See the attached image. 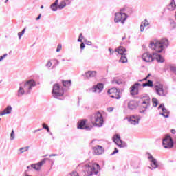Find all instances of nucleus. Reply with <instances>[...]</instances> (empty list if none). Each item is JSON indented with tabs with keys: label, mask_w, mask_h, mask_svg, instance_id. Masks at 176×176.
Returning <instances> with one entry per match:
<instances>
[{
	"label": "nucleus",
	"mask_w": 176,
	"mask_h": 176,
	"mask_svg": "<svg viewBox=\"0 0 176 176\" xmlns=\"http://www.w3.org/2000/svg\"><path fill=\"white\" fill-rule=\"evenodd\" d=\"M165 46H168V40L167 38H162L161 41H156L151 42L149 47L155 50L157 53H162Z\"/></svg>",
	"instance_id": "1"
},
{
	"label": "nucleus",
	"mask_w": 176,
	"mask_h": 176,
	"mask_svg": "<svg viewBox=\"0 0 176 176\" xmlns=\"http://www.w3.org/2000/svg\"><path fill=\"white\" fill-rule=\"evenodd\" d=\"M100 165L98 164H94L91 165H85L84 168V172L85 176H91L94 174H98L100 171Z\"/></svg>",
	"instance_id": "2"
},
{
	"label": "nucleus",
	"mask_w": 176,
	"mask_h": 176,
	"mask_svg": "<svg viewBox=\"0 0 176 176\" xmlns=\"http://www.w3.org/2000/svg\"><path fill=\"white\" fill-rule=\"evenodd\" d=\"M91 122L93 126L101 127L102 124H104V118H102V114L100 112L94 114V116H91Z\"/></svg>",
	"instance_id": "3"
},
{
	"label": "nucleus",
	"mask_w": 176,
	"mask_h": 176,
	"mask_svg": "<svg viewBox=\"0 0 176 176\" xmlns=\"http://www.w3.org/2000/svg\"><path fill=\"white\" fill-rule=\"evenodd\" d=\"M127 10H129V8H124L121 9L120 12L116 13V17L114 19L115 23H122V24H124V21L127 20V14L126 12H126L127 13Z\"/></svg>",
	"instance_id": "4"
},
{
	"label": "nucleus",
	"mask_w": 176,
	"mask_h": 176,
	"mask_svg": "<svg viewBox=\"0 0 176 176\" xmlns=\"http://www.w3.org/2000/svg\"><path fill=\"white\" fill-rule=\"evenodd\" d=\"M139 102H140V111L145 112L148 109V107L151 105V98L149 96H142L139 98Z\"/></svg>",
	"instance_id": "5"
},
{
	"label": "nucleus",
	"mask_w": 176,
	"mask_h": 176,
	"mask_svg": "<svg viewBox=\"0 0 176 176\" xmlns=\"http://www.w3.org/2000/svg\"><path fill=\"white\" fill-rule=\"evenodd\" d=\"M52 94L55 98L62 97V96H64V89L63 87H60V85L57 83L54 84L53 86Z\"/></svg>",
	"instance_id": "6"
},
{
	"label": "nucleus",
	"mask_w": 176,
	"mask_h": 176,
	"mask_svg": "<svg viewBox=\"0 0 176 176\" xmlns=\"http://www.w3.org/2000/svg\"><path fill=\"white\" fill-rule=\"evenodd\" d=\"M162 145L165 149H171L174 146V142H173V138L171 136L167 135L163 139Z\"/></svg>",
	"instance_id": "7"
},
{
	"label": "nucleus",
	"mask_w": 176,
	"mask_h": 176,
	"mask_svg": "<svg viewBox=\"0 0 176 176\" xmlns=\"http://www.w3.org/2000/svg\"><path fill=\"white\" fill-rule=\"evenodd\" d=\"M156 93L158 96H161L162 97H164L167 96V89L163 87V85L158 84L155 85Z\"/></svg>",
	"instance_id": "8"
},
{
	"label": "nucleus",
	"mask_w": 176,
	"mask_h": 176,
	"mask_svg": "<svg viewBox=\"0 0 176 176\" xmlns=\"http://www.w3.org/2000/svg\"><path fill=\"white\" fill-rule=\"evenodd\" d=\"M109 94L111 98H116V100H119L120 98V91L116 88H111L108 90Z\"/></svg>",
	"instance_id": "9"
},
{
	"label": "nucleus",
	"mask_w": 176,
	"mask_h": 176,
	"mask_svg": "<svg viewBox=\"0 0 176 176\" xmlns=\"http://www.w3.org/2000/svg\"><path fill=\"white\" fill-rule=\"evenodd\" d=\"M113 142L119 146V148H124L126 146V143L122 141L120 139V135L116 134L113 138Z\"/></svg>",
	"instance_id": "10"
},
{
	"label": "nucleus",
	"mask_w": 176,
	"mask_h": 176,
	"mask_svg": "<svg viewBox=\"0 0 176 176\" xmlns=\"http://www.w3.org/2000/svg\"><path fill=\"white\" fill-rule=\"evenodd\" d=\"M126 119L129 122H130L131 124L135 126V124H138V123H140L141 118L138 116H129L126 117Z\"/></svg>",
	"instance_id": "11"
},
{
	"label": "nucleus",
	"mask_w": 176,
	"mask_h": 176,
	"mask_svg": "<svg viewBox=\"0 0 176 176\" xmlns=\"http://www.w3.org/2000/svg\"><path fill=\"white\" fill-rule=\"evenodd\" d=\"M86 123H87V120H80L77 124V129H80V130H90L89 126Z\"/></svg>",
	"instance_id": "12"
},
{
	"label": "nucleus",
	"mask_w": 176,
	"mask_h": 176,
	"mask_svg": "<svg viewBox=\"0 0 176 176\" xmlns=\"http://www.w3.org/2000/svg\"><path fill=\"white\" fill-rule=\"evenodd\" d=\"M46 160H47V158H44L40 162L37 164H32L31 165L32 168H34V170H36V171H39V170L42 168V166H43V164L46 163Z\"/></svg>",
	"instance_id": "13"
},
{
	"label": "nucleus",
	"mask_w": 176,
	"mask_h": 176,
	"mask_svg": "<svg viewBox=\"0 0 176 176\" xmlns=\"http://www.w3.org/2000/svg\"><path fill=\"white\" fill-rule=\"evenodd\" d=\"M142 58L143 61H145L146 63H152L153 61V56H152L149 52H146L142 54Z\"/></svg>",
	"instance_id": "14"
},
{
	"label": "nucleus",
	"mask_w": 176,
	"mask_h": 176,
	"mask_svg": "<svg viewBox=\"0 0 176 176\" xmlns=\"http://www.w3.org/2000/svg\"><path fill=\"white\" fill-rule=\"evenodd\" d=\"M139 86H141V84L136 82L131 87L130 93L131 96H137V94H138Z\"/></svg>",
	"instance_id": "15"
},
{
	"label": "nucleus",
	"mask_w": 176,
	"mask_h": 176,
	"mask_svg": "<svg viewBox=\"0 0 176 176\" xmlns=\"http://www.w3.org/2000/svg\"><path fill=\"white\" fill-rule=\"evenodd\" d=\"M148 159L151 162V166L153 168H157L159 167V163H157V160L153 156L149 155Z\"/></svg>",
	"instance_id": "16"
},
{
	"label": "nucleus",
	"mask_w": 176,
	"mask_h": 176,
	"mask_svg": "<svg viewBox=\"0 0 176 176\" xmlns=\"http://www.w3.org/2000/svg\"><path fill=\"white\" fill-rule=\"evenodd\" d=\"M104 89V84L99 82L92 88L94 93H101Z\"/></svg>",
	"instance_id": "17"
},
{
	"label": "nucleus",
	"mask_w": 176,
	"mask_h": 176,
	"mask_svg": "<svg viewBox=\"0 0 176 176\" xmlns=\"http://www.w3.org/2000/svg\"><path fill=\"white\" fill-rule=\"evenodd\" d=\"M33 86H35V81H34V80H30L25 83L24 89H25L27 91H30Z\"/></svg>",
	"instance_id": "18"
},
{
	"label": "nucleus",
	"mask_w": 176,
	"mask_h": 176,
	"mask_svg": "<svg viewBox=\"0 0 176 176\" xmlns=\"http://www.w3.org/2000/svg\"><path fill=\"white\" fill-rule=\"evenodd\" d=\"M93 151L95 155H102L104 152V147L100 145L94 147Z\"/></svg>",
	"instance_id": "19"
},
{
	"label": "nucleus",
	"mask_w": 176,
	"mask_h": 176,
	"mask_svg": "<svg viewBox=\"0 0 176 176\" xmlns=\"http://www.w3.org/2000/svg\"><path fill=\"white\" fill-rule=\"evenodd\" d=\"M139 106L140 104H138V102L135 100H131L128 104V108L131 110L137 109Z\"/></svg>",
	"instance_id": "20"
},
{
	"label": "nucleus",
	"mask_w": 176,
	"mask_h": 176,
	"mask_svg": "<svg viewBox=\"0 0 176 176\" xmlns=\"http://www.w3.org/2000/svg\"><path fill=\"white\" fill-rule=\"evenodd\" d=\"M158 108L160 111L161 110L162 111V113H161L162 116H164V118H168L170 112H168V111L164 108V104H161Z\"/></svg>",
	"instance_id": "21"
},
{
	"label": "nucleus",
	"mask_w": 176,
	"mask_h": 176,
	"mask_svg": "<svg viewBox=\"0 0 176 176\" xmlns=\"http://www.w3.org/2000/svg\"><path fill=\"white\" fill-rule=\"evenodd\" d=\"M12 113V107L8 106L3 111L0 113V116H4V115H9Z\"/></svg>",
	"instance_id": "22"
},
{
	"label": "nucleus",
	"mask_w": 176,
	"mask_h": 176,
	"mask_svg": "<svg viewBox=\"0 0 176 176\" xmlns=\"http://www.w3.org/2000/svg\"><path fill=\"white\" fill-rule=\"evenodd\" d=\"M86 78H94L97 76V71H88L85 73Z\"/></svg>",
	"instance_id": "23"
},
{
	"label": "nucleus",
	"mask_w": 176,
	"mask_h": 176,
	"mask_svg": "<svg viewBox=\"0 0 176 176\" xmlns=\"http://www.w3.org/2000/svg\"><path fill=\"white\" fill-rule=\"evenodd\" d=\"M116 52L118 53V54H120L121 56H126V48L120 46L118 49L116 50Z\"/></svg>",
	"instance_id": "24"
},
{
	"label": "nucleus",
	"mask_w": 176,
	"mask_h": 176,
	"mask_svg": "<svg viewBox=\"0 0 176 176\" xmlns=\"http://www.w3.org/2000/svg\"><path fill=\"white\" fill-rule=\"evenodd\" d=\"M148 25H149V22L147 20H144L143 22H142L140 30L142 32L144 31V30H145V27H148Z\"/></svg>",
	"instance_id": "25"
},
{
	"label": "nucleus",
	"mask_w": 176,
	"mask_h": 176,
	"mask_svg": "<svg viewBox=\"0 0 176 176\" xmlns=\"http://www.w3.org/2000/svg\"><path fill=\"white\" fill-rule=\"evenodd\" d=\"M175 1L174 0H172L170 3L169 4L168 9L169 10H175Z\"/></svg>",
	"instance_id": "26"
},
{
	"label": "nucleus",
	"mask_w": 176,
	"mask_h": 176,
	"mask_svg": "<svg viewBox=\"0 0 176 176\" xmlns=\"http://www.w3.org/2000/svg\"><path fill=\"white\" fill-rule=\"evenodd\" d=\"M143 87H146L148 86V87H153V82L152 80H148L147 82L143 83L142 84Z\"/></svg>",
	"instance_id": "27"
},
{
	"label": "nucleus",
	"mask_w": 176,
	"mask_h": 176,
	"mask_svg": "<svg viewBox=\"0 0 176 176\" xmlns=\"http://www.w3.org/2000/svg\"><path fill=\"white\" fill-rule=\"evenodd\" d=\"M58 3V0H56L55 2L51 6V9L54 12H56L57 10V5Z\"/></svg>",
	"instance_id": "28"
},
{
	"label": "nucleus",
	"mask_w": 176,
	"mask_h": 176,
	"mask_svg": "<svg viewBox=\"0 0 176 176\" xmlns=\"http://www.w3.org/2000/svg\"><path fill=\"white\" fill-rule=\"evenodd\" d=\"M67 6V2L65 1H63L60 3V4L58 6V9H64Z\"/></svg>",
	"instance_id": "29"
},
{
	"label": "nucleus",
	"mask_w": 176,
	"mask_h": 176,
	"mask_svg": "<svg viewBox=\"0 0 176 176\" xmlns=\"http://www.w3.org/2000/svg\"><path fill=\"white\" fill-rule=\"evenodd\" d=\"M71 83H72L71 80L63 81V85L65 87H69V86H71Z\"/></svg>",
	"instance_id": "30"
},
{
	"label": "nucleus",
	"mask_w": 176,
	"mask_h": 176,
	"mask_svg": "<svg viewBox=\"0 0 176 176\" xmlns=\"http://www.w3.org/2000/svg\"><path fill=\"white\" fill-rule=\"evenodd\" d=\"M119 62L122 63H127V57H126V55H122Z\"/></svg>",
	"instance_id": "31"
},
{
	"label": "nucleus",
	"mask_w": 176,
	"mask_h": 176,
	"mask_svg": "<svg viewBox=\"0 0 176 176\" xmlns=\"http://www.w3.org/2000/svg\"><path fill=\"white\" fill-rule=\"evenodd\" d=\"M30 149V146L23 147L19 149L20 153H24V152H28V151Z\"/></svg>",
	"instance_id": "32"
},
{
	"label": "nucleus",
	"mask_w": 176,
	"mask_h": 176,
	"mask_svg": "<svg viewBox=\"0 0 176 176\" xmlns=\"http://www.w3.org/2000/svg\"><path fill=\"white\" fill-rule=\"evenodd\" d=\"M156 60L158 63H164V58H163L160 55H157Z\"/></svg>",
	"instance_id": "33"
},
{
	"label": "nucleus",
	"mask_w": 176,
	"mask_h": 176,
	"mask_svg": "<svg viewBox=\"0 0 176 176\" xmlns=\"http://www.w3.org/2000/svg\"><path fill=\"white\" fill-rule=\"evenodd\" d=\"M152 101H153V107H157L158 104H159V102L157 101V99H156L155 98H153L152 99Z\"/></svg>",
	"instance_id": "34"
},
{
	"label": "nucleus",
	"mask_w": 176,
	"mask_h": 176,
	"mask_svg": "<svg viewBox=\"0 0 176 176\" xmlns=\"http://www.w3.org/2000/svg\"><path fill=\"white\" fill-rule=\"evenodd\" d=\"M23 94H24V89H23V87H21L18 91V95L23 96Z\"/></svg>",
	"instance_id": "35"
},
{
	"label": "nucleus",
	"mask_w": 176,
	"mask_h": 176,
	"mask_svg": "<svg viewBox=\"0 0 176 176\" xmlns=\"http://www.w3.org/2000/svg\"><path fill=\"white\" fill-rule=\"evenodd\" d=\"M43 128L47 130V133H50V129L49 128V126L46 125V124L43 123L42 124Z\"/></svg>",
	"instance_id": "36"
},
{
	"label": "nucleus",
	"mask_w": 176,
	"mask_h": 176,
	"mask_svg": "<svg viewBox=\"0 0 176 176\" xmlns=\"http://www.w3.org/2000/svg\"><path fill=\"white\" fill-rule=\"evenodd\" d=\"M25 32V28H24L21 32L18 33V36L19 39H21V36L24 35V33Z\"/></svg>",
	"instance_id": "37"
},
{
	"label": "nucleus",
	"mask_w": 176,
	"mask_h": 176,
	"mask_svg": "<svg viewBox=\"0 0 176 176\" xmlns=\"http://www.w3.org/2000/svg\"><path fill=\"white\" fill-rule=\"evenodd\" d=\"M82 41H83V34L80 33L78 39V42H82Z\"/></svg>",
	"instance_id": "38"
},
{
	"label": "nucleus",
	"mask_w": 176,
	"mask_h": 176,
	"mask_svg": "<svg viewBox=\"0 0 176 176\" xmlns=\"http://www.w3.org/2000/svg\"><path fill=\"white\" fill-rule=\"evenodd\" d=\"M63 48V45H61V44H58L57 49H56V52H61V49Z\"/></svg>",
	"instance_id": "39"
},
{
	"label": "nucleus",
	"mask_w": 176,
	"mask_h": 176,
	"mask_svg": "<svg viewBox=\"0 0 176 176\" xmlns=\"http://www.w3.org/2000/svg\"><path fill=\"white\" fill-rule=\"evenodd\" d=\"M71 176H79V174L76 171H73L72 173H70Z\"/></svg>",
	"instance_id": "40"
},
{
	"label": "nucleus",
	"mask_w": 176,
	"mask_h": 176,
	"mask_svg": "<svg viewBox=\"0 0 176 176\" xmlns=\"http://www.w3.org/2000/svg\"><path fill=\"white\" fill-rule=\"evenodd\" d=\"M11 140H14V130H12L10 134Z\"/></svg>",
	"instance_id": "41"
},
{
	"label": "nucleus",
	"mask_w": 176,
	"mask_h": 176,
	"mask_svg": "<svg viewBox=\"0 0 176 176\" xmlns=\"http://www.w3.org/2000/svg\"><path fill=\"white\" fill-rule=\"evenodd\" d=\"M6 57H8V54H5L3 56H0V61H2Z\"/></svg>",
	"instance_id": "42"
},
{
	"label": "nucleus",
	"mask_w": 176,
	"mask_h": 176,
	"mask_svg": "<svg viewBox=\"0 0 176 176\" xmlns=\"http://www.w3.org/2000/svg\"><path fill=\"white\" fill-rule=\"evenodd\" d=\"M149 76H151V74H148L147 75V76H146V78H144V79L140 80L139 82H142V81H144V80H147V79H148V78H149Z\"/></svg>",
	"instance_id": "43"
},
{
	"label": "nucleus",
	"mask_w": 176,
	"mask_h": 176,
	"mask_svg": "<svg viewBox=\"0 0 176 176\" xmlns=\"http://www.w3.org/2000/svg\"><path fill=\"white\" fill-rule=\"evenodd\" d=\"M46 66L48 67V68H50V67L52 66V62L50 60H49L47 63Z\"/></svg>",
	"instance_id": "44"
},
{
	"label": "nucleus",
	"mask_w": 176,
	"mask_h": 176,
	"mask_svg": "<svg viewBox=\"0 0 176 176\" xmlns=\"http://www.w3.org/2000/svg\"><path fill=\"white\" fill-rule=\"evenodd\" d=\"M65 2H67V5H71V2H72V0H65Z\"/></svg>",
	"instance_id": "45"
},
{
	"label": "nucleus",
	"mask_w": 176,
	"mask_h": 176,
	"mask_svg": "<svg viewBox=\"0 0 176 176\" xmlns=\"http://www.w3.org/2000/svg\"><path fill=\"white\" fill-rule=\"evenodd\" d=\"M108 112H112L113 111V107H109L107 109Z\"/></svg>",
	"instance_id": "46"
},
{
	"label": "nucleus",
	"mask_w": 176,
	"mask_h": 176,
	"mask_svg": "<svg viewBox=\"0 0 176 176\" xmlns=\"http://www.w3.org/2000/svg\"><path fill=\"white\" fill-rule=\"evenodd\" d=\"M80 49H85V43H81V44H80Z\"/></svg>",
	"instance_id": "47"
},
{
	"label": "nucleus",
	"mask_w": 176,
	"mask_h": 176,
	"mask_svg": "<svg viewBox=\"0 0 176 176\" xmlns=\"http://www.w3.org/2000/svg\"><path fill=\"white\" fill-rule=\"evenodd\" d=\"M119 152V151H118V148H115L114 152L112 153V155H115V153H118Z\"/></svg>",
	"instance_id": "48"
},
{
	"label": "nucleus",
	"mask_w": 176,
	"mask_h": 176,
	"mask_svg": "<svg viewBox=\"0 0 176 176\" xmlns=\"http://www.w3.org/2000/svg\"><path fill=\"white\" fill-rule=\"evenodd\" d=\"M171 133L172 134H175V129H172Z\"/></svg>",
	"instance_id": "49"
},
{
	"label": "nucleus",
	"mask_w": 176,
	"mask_h": 176,
	"mask_svg": "<svg viewBox=\"0 0 176 176\" xmlns=\"http://www.w3.org/2000/svg\"><path fill=\"white\" fill-rule=\"evenodd\" d=\"M41 14H40L38 15V16L36 19V20H39V19H41Z\"/></svg>",
	"instance_id": "50"
},
{
	"label": "nucleus",
	"mask_w": 176,
	"mask_h": 176,
	"mask_svg": "<svg viewBox=\"0 0 176 176\" xmlns=\"http://www.w3.org/2000/svg\"><path fill=\"white\" fill-rule=\"evenodd\" d=\"M87 45H91V41H88Z\"/></svg>",
	"instance_id": "51"
},
{
	"label": "nucleus",
	"mask_w": 176,
	"mask_h": 176,
	"mask_svg": "<svg viewBox=\"0 0 176 176\" xmlns=\"http://www.w3.org/2000/svg\"><path fill=\"white\" fill-rule=\"evenodd\" d=\"M172 27H176V25H174V23H171Z\"/></svg>",
	"instance_id": "52"
},
{
	"label": "nucleus",
	"mask_w": 176,
	"mask_h": 176,
	"mask_svg": "<svg viewBox=\"0 0 176 176\" xmlns=\"http://www.w3.org/2000/svg\"><path fill=\"white\" fill-rule=\"evenodd\" d=\"M126 39V36L122 37V41H124Z\"/></svg>",
	"instance_id": "53"
},
{
	"label": "nucleus",
	"mask_w": 176,
	"mask_h": 176,
	"mask_svg": "<svg viewBox=\"0 0 176 176\" xmlns=\"http://www.w3.org/2000/svg\"><path fill=\"white\" fill-rule=\"evenodd\" d=\"M52 156H57V155H50V157H52Z\"/></svg>",
	"instance_id": "54"
},
{
	"label": "nucleus",
	"mask_w": 176,
	"mask_h": 176,
	"mask_svg": "<svg viewBox=\"0 0 176 176\" xmlns=\"http://www.w3.org/2000/svg\"><path fill=\"white\" fill-rule=\"evenodd\" d=\"M41 9H43V6H41Z\"/></svg>",
	"instance_id": "55"
},
{
	"label": "nucleus",
	"mask_w": 176,
	"mask_h": 176,
	"mask_svg": "<svg viewBox=\"0 0 176 176\" xmlns=\"http://www.w3.org/2000/svg\"><path fill=\"white\" fill-rule=\"evenodd\" d=\"M109 50L110 52H112V50H111V49H109Z\"/></svg>",
	"instance_id": "56"
},
{
	"label": "nucleus",
	"mask_w": 176,
	"mask_h": 176,
	"mask_svg": "<svg viewBox=\"0 0 176 176\" xmlns=\"http://www.w3.org/2000/svg\"><path fill=\"white\" fill-rule=\"evenodd\" d=\"M28 168H30V166H28Z\"/></svg>",
	"instance_id": "57"
},
{
	"label": "nucleus",
	"mask_w": 176,
	"mask_h": 176,
	"mask_svg": "<svg viewBox=\"0 0 176 176\" xmlns=\"http://www.w3.org/2000/svg\"><path fill=\"white\" fill-rule=\"evenodd\" d=\"M0 120H1V118H0Z\"/></svg>",
	"instance_id": "58"
}]
</instances>
